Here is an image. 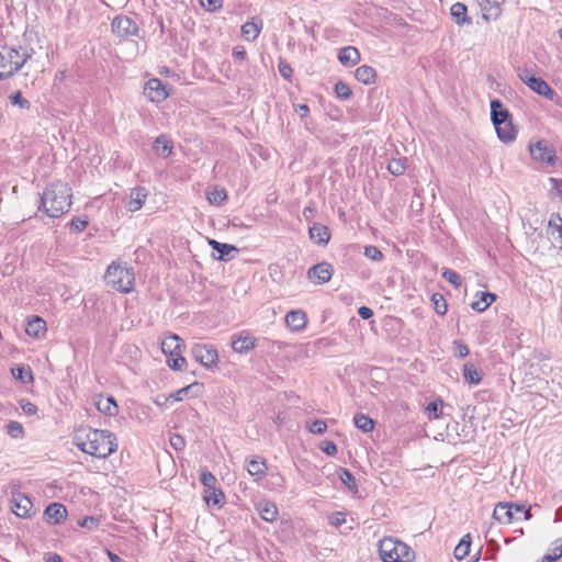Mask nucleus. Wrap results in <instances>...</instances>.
I'll use <instances>...</instances> for the list:
<instances>
[{
    "label": "nucleus",
    "mask_w": 562,
    "mask_h": 562,
    "mask_svg": "<svg viewBox=\"0 0 562 562\" xmlns=\"http://www.w3.org/2000/svg\"><path fill=\"white\" fill-rule=\"evenodd\" d=\"M147 198V192L145 188H135L131 191L130 201L127 203V209L131 212H136L142 209L145 200Z\"/></svg>",
    "instance_id": "393cba45"
},
{
    "label": "nucleus",
    "mask_w": 562,
    "mask_h": 562,
    "mask_svg": "<svg viewBox=\"0 0 562 562\" xmlns=\"http://www.w3.org/2000/svg\"><path fill=\"white\" fill-rule=\"evenodd\" d=\"M45 516L54 524H59L66 518L67 509L60 503H53L46 507Z\"/></svg>",
    "instance_id": "5701e85b"
},
{
    "label": "nucleus",
    "mask_w": 562,
    "mask_h": 562,
    "mask_svg": "<svg viewBox=\"0 0 562 562\" xmlns=\"http://www.w3.org/2000/svg\"><path fill=\"white\" fill-rule=\"evenodd\" d=\"M153 148L155 153L161 157H167L172 151V146L170 145V143H154Z\"/></svg>",
    "instance_id": "603ef678"
},
{
    "label": "nucleus",
    "mask_w": 562,
    "mask_h": 562,
    "mask_svg": "<svg viewBox=\"0 0 562 562\" xmlns=\"http://www.w3.org/2000/svg\"><path fill=\"white\" fill-rule=\"evenodd\" d=\"M333 266L326 261L319 262L311 267L307 271V277L311 280H316V283H327L333 276Z\"/></svg>",
    "instance_id": "ddd939ff"
},
{
    "label": "nucleus",
    "mask_w": 562,
    "mask_h": 562,
    "mask_svg": "<svg viewBox=\"0 0 562 562\" xmlns=\"http://www.w3.org/2000/svg\"><path fill=\"white\" fill-rule=\"evenodd\" d=\"M286 325L295 331L303 329L306 325V315L303 311H290L285 315Z\"/></svg>",
    "instance_id": "6ab92c4d"
},
{
    "label": "nucleus",
    "mask_w": 562,
    "mask_h": 562,
    "mask_svg": "<svg viewBox=\"0 0 562 562\" xmlns=\"http://www.w3.org/2000/svg\"><path fill=\"white\" fill-rule=\"evenodd\" d=\"M491 120L499 140H514L516 130L512 122V114L499 99L491 100Z\"/></svg>",
    "instance_id": "7ed1b4c3"
},
{
    "label": "nucleus",
    "mask_w": 562,
    "mask_h": 562,
    "mask_svg": "<svg viewBox=\"0 0 562 562\" xmlns=\"http://www.w3.org/2000/svg\"><path fill=\"white\" fill-rule=\"evenodd\" d=\"M191 353L195 361L205 368H212L218 362L217 350L207 344H194L192 346Z\"/></svg>",
    "instance_id": "6e6552de"
},
{
    "label": "nucleus",
    "mask_w": 562,
    "mask_h": 562,
    "mask_svg": "<svg viewBox=\"0 0 562 562\" xmlns=\"http://www.w3.org/2000/svg\"><path fill=\"white\" fill-rule=\"evenodd\" d=\"M88 218L85 216V217H74L71 221H70V228L74 231V232H82L87 226H88Z\"/></svg>",
    "instance_id": "5fc2aeb1"
},
{
    "label": "nucleus",
    "mask_w": 562,
    "mask_h": 562,
    "mask_svg": "<svg viewBox=\"0 0 562 562\" xmlns=\"http://www.w3.org/2000/svg\"><path fill=\"white\" fill-rule=\"evenodd\" d=\"M471 538L470 535L464 536L459 544L454 549V558L457 560H463L470 552Z\"/></svg>",
    "instance_id": "72a5a7b5"
},
{
    "label": "nucleus",
    "mask_w": 562,
    "mask_h": 562,
    "mask_svg": "<svg viewBox=\"0 0 562 562\" xmlns=\"http://www.w3.org/2000/svg\"><path fill=\"white\" fill-rule=\"evenodd\" d=\"M337 58L341 65L352 67L360 61V53L353 46H346L339 49Z\"/></svg>",
    "instance_id": "2eb2a0df"
},
{
    "label": "nucleus",
    "mask_w": 562,
    "mask_h": 562,
    "mask_svg": "<svg viewBox=\"0 0 562 562\" xmlns=\"http://www.w3.org/2000/svg\"><path fill=\"white\" fill-rule=\"evenodd\" d=\"M431 301L434 303V308L437 314L445 315L447 313V302L442 295L435 293L431 296Z\"/></svg>",
    "instance_id": "37998d69"
},
{
    "label": "nucleus",
    "mask_w": 562,
    "mask_h": 562,
    "mask_svg": "<svg viewBox=\"0 0 562 562\" xmlns=\"http://www.w3.org/2000/svg\"><path fill=\"white\" fill-rule=\"evenodd\" d=\"M14 379L20 380L23 383L33 382L32 370L29 367H16L11 370Z\"/></svg>",
    "instance_id": "e433bc0d"
},
{
    "label": "nucleus",
    "mask_w": 562,
    "mask_h": 562,
    "mask_svg": "<svg viewBox=\"0 0 562 562\" xmlns=\"http://www.w3.org/2000/svg\"><path fill=\"white\" fill-rule=\"evenodd\" d=\"M442 278L451 283L454 288H459L461 285V277L453 270L445 269L442 272Z\"/></svg>",
    "instance_id": "c03bdc74"
},
{
    "label": "nucleus",
    "mask_w": 562,
    "mask_h": 562,
    "mask_svg": "<svg viewBox=\"0 0 562 562\" xmlns=\"http://www.w3.org/2000/svg\"><path fill=\"white\" fill-rule=\"evenodd\" d=\"M195 386H199V383H193L188 386H184L178 390L176 393L171 394L170 397L173 398L175 401H182L183 396H186L189 393V391Z\"/></svg>",
    "instance_id": "680f3d73"
},
{
    "label": "nucleus",
    "mask_w": 562,
    "mask_h": 562,
    "mask_svg": "<svg viewBox=\"0 0 562 562\" xmlns=\"http://www.w3.org/2000/svg\"><path fill=\"white\" fill-rule=\"evenodd\" d=\"M20 406L22 408V411L29 415V416H32V415H35L37 413V407L36 405H34L33 403H31L30 401L27 400H21L20 401Z\"/></svg>",
    "instance_id": "052dcab7"
},
{
    "label": "nucleus",
    "mask_w": 562,
    "mask_h": 562,
    "mask_svg": "<svg viewBox=\"0 0 562 562\" xmlns=\"http://www.w3.org/2000/svg\"><path fill=\"white\" fill-rule=\"evenodd\" d=\"M203 499L207 506L221 508L225 503V495L222 490L215 487L211 491H204Z\"/></svg>",
    "instance_id": "a878e982"
},
{
    "label": "nucleus",
    "mask_w": 562,
    "mask_h": 562,
    "mask_svg": "<svg viewBox=\"0 0 562 562\" xmlns=\"http://www.w3.org/2000/svg\"><path fill=\"white\" fill-rule=\"evenodd\" d=\"M514 504L498 503L493 512V518L501 524H512L516 518L514 514Z\"/></svg>",
    "instance_id": "4468645a"
},
{
    "label": "nucleus",
    "mask_w": 562,
    "mask_h": 562,
    "mask_svg": "<svg viewBox=\"0 0 562 562\" xmlns=\"http://www.w3.org/2000/svg\"><path fill=\"white\" fill-rule=\"evenodd\" d=\"M168 366L173 370H182L187 366V360L179 352L168 360Z\"/></svg>",
    "instance_id": "8fccbe9b"
},
{
    "label": "nucleus",
    "mask_w": 562,
    "mask_h": 562,
    "mask_svg": "<svg viewBox=\"0 0 562 562\" xmlns=\"http://www.w3.org/2000/svg\"><path fill=\"white\" fill-rule=\"evenodd\" d=\"M514 514H521L524 515V519L525 520H528L531 518V513H530V508H526L525 505H518V504H514Z\"/></svg>",
    "instance_id": "338daca9"
},
{
    "label": "nucleus",
    "mask_w": 562,
    "mask_h": 562,
    "mask_svg": "<svg viewBox=\"0 0 562 562\" xmlns=\"http://www.w3.org/2000/svg\"><path fill=\"white\" fill-rule=\"evenodd\" d=\"M200 3L210 12H215L222 8V0H200Z\"/></svg>",
    "instance_id": "4d7b16f0"
},
{
    "label": "nucleus",
    "mask_w": 562,
    "mask_h": 562,
    "mask_svg": "<svg viewBox=\"0 0 562 562\" xmlns=\"http://www.w3.org/2000/svg\"><path fill=\"white\" fill-rule=\"evenodd\" d=\"M329 520L333 526L339 527L346 521V516L344 513L337 512L330 516Z\"/></svg>",
    "instance_id": "0e129e2a"
},
{
    "label": "nucleus",
    "mask_w": 562,
    "mask_h": 562,
    "mask_svg": "<svg viewBox=\"0 0 562 562\" xmlns=\"http://www.w3.org/2000/svg\"><path fill=\"white\" fill-rule=\"evenodd\" d=\"M364 256L373 261H381L383 259L382 251L372 245L364 247Z\"/></svg>",
    "instance_id": "09e8293b"
},
{
    "label": "nucleus",
    "mask_w": 562,
    "mask_h": 562,
    "mask_svg": "<svg viewBox=\"0 0 562 562\" xmlns=\"http://www.w3.org/2000/svg\"><path fill=\"white\" fill-rule=\"evenodd\" d=\"M25 331L31 337L41 338L46 333V323L40 316H34L26 323Z\"/></svg>",
    "instance_id": "4be33fe9"
},
{
    "label": "nucleus",
    "mask_w": 562,
    "mask_h": 562,
    "mask_svg": "<svg viewBox=\"0 0 562 562\" xmlns=\"http://www.w3.org/2000/svg\"><path fill=\"white\" fill-rule=\"evenodd\" d=\"M389 171L394 176H401L406 169V158L392 159L387 166Z\"/></svg>",
    "instance_id": "ea45409f"
},
{
    "label": "nucleus",
    "mask_w": 562,
    "mask_h": 562,
    "mask_svg": "<svg viewBox=\"0 0 562 562\" xmlns=\"http://www.w3.org/2000/svg\"><path fill=\"white\" fill-rule=\"evenodd\" d=\"M170 445L173 447V449L176 450H182L186 446L184 443V439L182 438V436L180 435H173L171 436L170 438Z\"/></svg>",
    "instance_id": "69168bd1"
},
{
    "label": "nucleus",
    "mask_w": 562,
    "mask_h": 562,
    "mask_svg": "<svg viewBox=\"0 0 562 562\" xmlns=\"http://www.w3.org/2000/svg\"><path fill=\"white\" fill-rule=\"evenodd\" d=\"M518 77L537 94L544 97L550 101H553L557 97V92L548 85V82L542 78L532 75L529 69H519Z\"/></svg>",
    "instance_id": "423d86ee"
},
{
    "label": "nucleus",
    "mask_w": 562,
    "mask_h": 562,
    "mask_svg": "<svg viewBox=\"0 0 562 562\" xmlns=\"http://www.w3.org/2000/svg\"><path fill=\"white\" fill-rule=\"evenodd\" d=\"M353 423L356 427L363 430L364 432H369L374 428V422L367 415L357 414L353 417Z\"/></svg>",
    "instance_id": "c9c22d12"
},
{
    "label": "nucleus",
    "mask_w": 562,
    "mask_h": 562,
    "mask_svg": "<svg viewBox=\"0 0 562 562\" xmlns=\"http://www.w3.org/2000/svg\"><path fill=\"white\" fill-rule=\"evenodd\" d=\"M112 32L120 38H128L137 36L139 27L133 19L126 15H119L112 21Z\"/></svg>",
    "instance_id": "9d476101"
},
{
    "label": "nucleus",
    "mask_w": 562,
    "mask_h": 562,
    "mask_svg": "<svg viewBox=\"0 0 562 562\" xmlns=\"http://www.w3.org/2000/svg\"><path fill=\"white\" fill-rule=\"evenodd\" d=\"M278 70L282 78H284L285 80H291L292 75H293V69L286 60L280 58L279 64H278Z\"/></svg>",
    "instance_id": "49530a36"
},
{
    "label": "nucleus",
    "mask_w": 562,
    "mask_h": 562,
    "mask_svg": "<svg viewBox=\"0 0 562 562\" xmlns=\"http://www.w3.org/2000/svg\"><path fill=\"white\" fill-rule=\"evenodd\" d=\"M104 280L116 291L128 293L134 288L135 277L133 269L113 262L108 267Z\"/></svg>",
    "instance_id": "39448f33"
},
{
    "label": "nucleus",
    "mask_w": 562,
    "mask_h": 562,
    "mask_svg": "<svg viewBox=\"0 0 562 562\" xmlns=\"http://www.w3.org/2000/svg\"><path fill=\"white\" fill-rule=\"evenodd\" d=\"M72 190L68 183L55 181L41 196V206L47 216L57 218L67 213L72 204Z\"/></svg>",
    "instance_id": "f03ea898"
},
{
    "label": "nucleus",
    "mask_w": 562,
    "mask_h": 562,
    "mask_svg": "<svg viewBox=\"0 0 562 562\" xmlns=\"http://www.w3.org/2000/svg\"><path fill=\"white\" fill-rule=\"evenodd\" d=\"M339 479L350 491H352L355 493L358 491L356 479L349 470L340 468L339 469Z\"/></svg>",
    "instance_id": "4c0bfd02"
},
{
    "label": "nucleus",
    "mask_w": 562,
    "mask_h": 562,
    "mask_svg": "<svg viewBox=\"0 0 562 562\" xmlns=\"http://www.w3.org/2000/svg\"><path fill=\"white\" fill-rule=\"evenodd\" d=\"M463 378L471 384H479L482 380V373L472 363H465L463 367Z\"/></svg>",
    "instance_id": "c756f323"
},
{
    "label": "nucleus",
    "mask_w": 562,
    "mask_h": 562,
    "mask_svg": "<svg viewBox=\"0 0 562 562\" xmlns=\"http://www.w3.org/2000/svg\"><path fill=\"white\" fill-rule=\"evenodd\" d=\"M78 525L82 528L93 530L99 527L100 519L94 516H87V517H83L82 519L78 520Z\"/></svg>",
    "instance_id": "de8ad7c7"
},
{
    "label": "nucleus",
    "mask_w": 562,
    "mask_h": 562,
    "mask_svg": "<svg viewBox=\"0 0 562 562\" xmlns=\"http://www.w3.org/2000/svg\"><path fill=\"white\" fill-rule=\"evenodd\" d=\"M267 469L266 461L262 458L251 459L247 464L248 473L256 477V480L262 479L266 475Z\"/></svg>",
    "instance_id": "bb28decb"
},
{
    "label": "nucleus",
    "mask_w": 562,
    "mask_h": 562,
    "mask_svg": "<svg viewBox=\"0 0 562 562\" xmlns=\"http://www.w3.org/2000/svg\"><path fill=\"white\" fill-rule=\"evenodd\" d=\"M11 503L13 513L18 517L30 518L32 516L33 503L26 495L20 492L13 493Z\"/></svg>",
    "instance_id": "f8f14e48"
},
{
    "label": "nucleus",
    "mask_w": 562,
    "mask_h": 562,
    "mask_svg": "<svg viewBox=\"0 0 562 562\" xmlns=\"http://www.w3.org/2000/svg\"><path fill=\"white\" fill-rule=\"evenodd\" d=\"M549 182L551 184V192L562 201V179L549 178Z\"/></svg>",
    "instance_id": "13d9d810"
},
{
    "label": "nucleus",
    "mask_w": 562,
    "mask_h": 562,
    "mask_svg": "<svg viewBox=\"0 0 562 562\" xmlns=\"http://www.w3.org/2000/svg\"><path fill=\"white\" fill-rule=\"evenodd\" d=\"M3 46L0 45V81L11 78L13 74V66L7 59V55L3 52Z\"/></svg>",
    "instance_id": "7c9ffc66"
},
{
    "label": "nucleus",
    "mask_w": 562,
    "mask_h": 562,
    "mask_svg": "<svg viewBox=\"0 0 562 562\" xmlns=\"http://www.w3.org/2000/svg\"><path fill=\"white\" fill-rule=\"evenodd\" d=\"M7 434L13 439H20L24 437V428L22 424L15 420L8 423L5 427Z\"/></svg>",
    "instance_id": "58836bf2"
},
{
    "label": "nucleus",
    "mask_w": 562,
    "mask_h": 562,
    "mask_svg": "<svg viewBox=\"0 0 562 562\" xmlns=\"http://www.w3.org/2000/svg\"><path fill=\"white\" fill-rule=\"evenodd\" d=\"M335 93L340 100H348L352 95V91L348 83L342 80H339L335 85Z\"/></svg>",
    "instance_id": "a19ab883"
},
{
    "label": "nucleus",
    "mask_w": 562,
    "mask_h": 562,
    "mask_svg": "<svg viewBox=\"0 0 562 562\" xmlns=\"http://www.w3.org/2000/svg\"><path fill=\"white\" fill-rule=\"evenodd\" d=\"M453 349H454L456 356H458L460 358H464V357H467L469 355L468 346L464 345L461 341H454L453 342Z\"/></svg>",
    "instance_id": "e2e57ef3"
},
{
    "label": "nucleus",
    "mask_w": 562,
    "mask_h": 562,
    "mask_svg": "<svg viewBox=\"0 0 562 562\" xmlns=\"http://www.w3.org/2000/svg\"><path fill=\"white\" fill-rule=\"evenodd\" d=\"M529 151L535 161L541 166H553L557 160L555 150L549 143H529Z\"/></svg>",
    "instance_id": "1a4fd4ad"
},
{
    "label": "nucleus",
    "mask_w": 562,
    "mask_h": 562,
    "mask_svg": "<svg viewBox=\"0 0 562 562\" xmlns=\"http://www.w3.org/2000/svg\"><path fill=\"white\" fill-rule=\"evenodd\" d=\"M98 409L109 416H114L117 413V405L113 397H101L97 402Z\"/></svg>",
    "instance_id": "2f4dec72"
},
{
    "label": "nucleus",
    "mask_w": 562,
    "mask_h": 562,
    "mask_svg": "<svg viewBox=\"0 0 562 562\" xmlns=\"http://www.w3.org/2000/svg\"><path fill=\"white\" fill-rule=\"evenodd\" d=\"M496 295L491 292H481L480 299L472 302L471 307L476 312H484L494 301Z\"/></svg>",
    "instance_id": "c85d7f7f"
},
{
    "label": "nucleus",
    "mask_w": 562,
    "mask_h": 562,
    "mask_svg": "<svg viewBox=\"0 0 562 562\" xmlns=\"http://www.w3.org/2000/svg\"><path fill=\"white\" fill-rule=\"evenodd\" d=\"M562 557V543L555 546L551 553H548L541 558L539 562H554Z\"/></svg>",
    "instance_id": "3c124183"
},
{
    "label": "nucleus",
    "mask_w": 562,
    "mask_h": 562,
    "mask_svg": "<svg viewBox=\"0 0 562 562\" xmlns=\"http://www.w3.org/2000/svg\"><path fill=\"white\" fill-rule=\"evenodd\" d=\"M450 14L458 25L472 24V19L468 15V8L462 2H456L450 8Z\"/></svg>",
    "instance_id": "a211bd4d"
},
{
    "label": "nucleus",
    "mask_w": 562,
    "mask_h": 562,
    "mask_svg": "<svg viewBox=\"0 0 562 562\" xmlns=\"http://www.w3.org/2000/svg\"><path fill=\"white\" fill-rule=\"evenodd\" d=\"M255 338L250 335H239L232 337V348L239 353H247L255 348Z\"/></svg>",
    "instance_id": "dca6fc26"
},
{
    "label": "nucleus",
    "mask_w": 562,
    "mask_h": 562,
    "mask_svg": "<svg viewBox=\"0 0 562 562\" xmlns=\"http://www.w3.org/2000/svg\"><path fill=\"white\" fill-rule=\"evenodd\" d=\"M442 401L439 400V401H434V402H430L427 407H426V411L429 415V418H439L440 415H441V407H442Z\"/></svg>",
    "instance_id": "a18cd8bd"
},
{
    "label": "nucleus",
    "mask_w": 562,
    "mask_h": 562,
    "mask_svg": "<svg viewBox=\"0 0 562 562\" xmlns=\"http://www.w3.org/2000/svg\"><path fill=\"white\" fill-rule=\"evenodd\" d=\"M200 481L204 486V491H211L216 487V477L207 470H203L200 475Z\"/></svg>",
    "instance_id": "79ce46f5"
},
{
    "label": "nucleus",
    "mask_w": 562,
    "mask_h": 562,
    "mask_svg": "<svg viewBox=\"0 0 562 562\" xmlns=\"http://www.w3.org/2000/svg\"><path fill=\"white\" fill-rule=\"evenodd\" d=\"M382 562H412L414 551L404 542L394 538H384L379 543Z\"/></svg>",
    "instance_id": "20e7f679"
},
{
    "label": "nucleus",
    "mask_w": 562,
    "mask_h": 562,
    "mask_svg": "<svg viewBox=\"0 0 562 562\" xmlns=\"http://www.w3.org/2000/svg\"><path fill=\"white\" fill-rule=\"evenodd\" d=\"M310 237L319 245H326L330 239V233L327 226L315 223L310 227Z\"/></svg>",
    "instance_id": "412c9836"
},
{
    "label": "nucleus",
    "mask_w": 562,
    "mask_h": 562,
    "mask_svg": "<svg viewBox=\"0 0 562 562\" xmlns=\"http://www.w3.org/2000/svg\"><path fill=\"white\" fill-rule=\"evenodd\" d=\"M256 509L260 517L268 521L273 522L278 517V508L271 501H260L256 504Z\"/></svg>",
    "instance_id": "f3484780"
},
{
    "label": "nucleus",
    "mask_w": 562,
    "mask_h": 562,
    "mask_svg": "<svg viewBox=\"0 0 562 562\" xmlns=\"http://www.w3.org/2000/svg\"><path fill=\"white\" fill-rule=\"evenodd\" d=\"M3 52L7 55V59L13 66V74L15 75L26 63L32 58L34 49L29 46L22 45H8L4 44Z\"/></svg>",
    "instance_id": "0eeeda50"
},
{
    "label": "nucleus",
    "mask_w": 562,
    "mask_h": 562,
    "mask_svg": "<svg viewBox=\"0 0 562 562\" xmlns=\"http://www.w3.org/2000/svg\"><path fill=\"white\" fill-rule=\"evenodd\" d=\"M206 199L212 205L220 206L227 200V192L224 188L214 186L207 190Z\"/></svg>",
    "instance_id": "cd10ccee"
},
{
    "label": "nucleus",
    "mask_w": 562,
    "mask_h": 562,
    "mask_svg": "<svg viewBox=\"0 0 562 562\" xmlns=\"http://www.w3.org/2000/svg\"><path fill=\"white\" fill-rule=\"evenodd\" d=\"M355 77L366 86L373 85L376 79V70L371 66L362 65L356 69Z\"/></svg>",
    "instance_id": "b1692460"
},
{
    "label": "nucleus",
    "mask_w": 562,
    "mask_h": 562,
    "mask_svg": "<svg viewBox=\"0 0 562 562\" xmlns=\"http://www.w3.org/2000/svg\"><path fill=\"white\" fill-rule=\"evenodd\" d=\"M11 104L19 105L22 109H27L30 106V102L23 98L20 91L14 92L9 97Z\"/></svg>",
    "instance_id": "864d4df0"
},
{
    "label": "nucleus",
    "mask_w": 562,
    "mask_h": 562,
    "mask_svg": "<svg viewBox=\"0 0 562 562\" xmlns=\"http://www.w3.org/2000/svg\"><path fill=\"white\" fill-rule=\"evenodd\" d=\"M209 244L213 248V250H216L218 252L217 259L223 260L225 257H227L232 251H237V248L229 244L220 243L215 239H210Z\"/></svg>",
    "instance_id": "473e14b6"
},
{
    "label": "nucleus",
    "mask_w": 562,
    "mask_h": 562,
    "mask_svg": "<svg viewBox=\"0 0 562 562\" xmlns=\"http://www.w3.org/2000/svg\"><path fill=\"white\" fill-rule=\"evenodd\" d=\"M181 338L176 335H169L161 341V350L165 355L173 357L181 351Z\"/></svg>",
    "instance_id": "aec40b11"
},
{
    "label": "nucleus",
    "mask_w": 562,
    "mask_h": 562,
    "mask_svg": "<svg viewBox=\"0 0 562 562\" xmlns=\"http://www.w3.org/2000/svg\"><path fill=\"white\" fill-rule=\"evenodd\" d=\"M144 93L151 102L164 101L169 95L167 85L158 78H151L146 82Z\"/></svg>",
    "instance_id": "9b49d317"
},
{
    "label": "nucleus",
    "mask_w": 562,
    "mask_h": 562,
    "mask_svg": "<svg viewBox=\"0 0 562 562\" xmlns=\"http://www.w3.org/2000/svg\"><path fill=\"white\" fill-rule=\"evenodd\" d=\"M261 27L255 22H246L241 26V34L247 41H255L260 34Z\"/></svg>",
    "instance_id": "f704fd0d"
},
{
    "label": "nucleus",
    "mask_w": 562,
    "mask_h": 562,
    "mask_svg": "<svg viewBox=\"0 0 562 562\" xmlns=\"http://www.w3.org/2000/svg\"><path fill=\"white\" fill-rule=\"evenodd\" d=\"M233 57L237 60H245L246 57H247V53H246V49L243 47V46H235L233 48Z\"/></svg>",
    "instance_id": "774afa93"
},
{
    "label": "nucleus",
    "mask_w": 562,
    "mask_h": 562,
    "mask_svg": "<svg viewBox=\"0 0 562 562\" xmlns=\"http://www.w3.org/2000/svg\"><path fill=\"white\" fill-rule=\"evenodd\" d=\"M549 227L552 229V234L554 232H560L562 229V217L560 214H552L549 220Z\"/></svg>",
    "instance_id": "bf43d9fd"
},
{
    "label": "nucleus",
    "mask_w": 562,
    "mask_h": 562,
    "mask_svg": "<svg viewBox=\"0 0 562 562\" xmlns=\"http://www.w3.org/2000/svg\"><path fill=\"white\" fill-rule=\"evenodd\" d=\"M115 440L109 430L81 428L75 435V442L81 451L102 459L116 451Z\"/></svg>",
    "instance_id": "f257e3e1"
},
{
    "label": "nucleus",
    "mask_w": 562,
    "mask_h": 562,
    "mask_svg": "<svg viewBox=\"0 0 562 562\" xmlns=\"http://www.w3.org/2000/svg\"><path fill=\"white\" fill-rule=\"evenodd\" d=\"M326 429H327V425L322 419H316L312 424L308 425V430L315 435H322L326 431Z\"/></svg>",
    "instance_id": "6e6d98bb"
}]
</instances>
